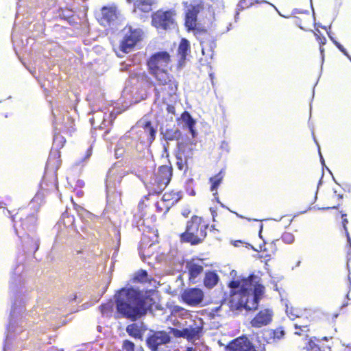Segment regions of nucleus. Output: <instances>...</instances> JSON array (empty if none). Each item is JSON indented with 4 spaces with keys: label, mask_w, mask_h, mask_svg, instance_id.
Returning <instances> with one entry per match:
<instances>
[{
    "label": "nucleus",
    "mask_w": 351,
    "mask_h": 351,
    "mask_svg": "<svg viewBox=\"0 0 351 351\" xmlns=\"http://www.w3.org/2000/svg\"><path fill=\"white\" fill-rule=\"evenodd\" d=\"M117 19V8L115 7L104 6L101 10L100 23L104 25H110Z\"/></svg>",
    "instance_id": "2eb2a0df"
},
{
    "label": "nucleus",
    "mask_w": 351,
    "mask_h": 351,
    "mask_svg": "<svg viewBox=\"0 0 351 351\" xmlns=\"http://www.w3.org/2000/svg\"><path fill=\"white\" fill-rule=\"evenodd\" d=\"M156 208L158 213L166 214L171 206L162 197L160 200L156 202Z\"/></svg>",
    "instance_id": "2f4dec72"
},
{
    "label": "nucleus",
    "mask_w": 351,
    "mask_h": 351,
    "mask_svg": "<svg viewBox=\"0 0 351 351\" xmlns=\"http://www.w3.org/2000/svg\"><path fill=\"white\" fill-rule=\"evenodd\" d=\"M129 3H133L135 9L143 12H148L152 10L154 0H126Z\"/></svg>",
    "instance_id": "5701e85b"
},
{
    "label": "nucleus",
    "mask_w": 351,
    "mask_h": 351,
    "mask_svg": "<svg viewBox=\"0 0 351 351\" xmlns=\"http://www.w3.org/2000/svg\"><path fill=\"white\" fill-rule=\"evenodd\" d=\"M274 312L271 308H262L251 319L250 324L253 328H262L269 325L272 322Z\"/></svg>",
    "instance_id": "ddd939ff"
},
{
    "label": "nucleus",
    "mask_w": 351,
    "mask_h": 351,
    "mask_svg": "<svg viewBox=\"0 0 351 351\" xmlns=\"http://www.w3.org/2000/svg\"><path fill=\"white\" fill-rule=\"evenodd\" d=\"M182 301L190 306L199 305L204 298V291L197 287L186 288L181 293Z\"/></svg>",
    "instance_id": "9d476101"
},
{
    "label": "nucleus",
    "mask_w": 351,
    "mask_h": 351,
    "mask_svg": "<svg viewBox=\"0 0 351 351\" xmlns=\"http://www.w3.org/2000/svg\"><path fill=\"white\" fill-rule=\"evenodd\" d=\"M146 328L143 324L141 325L137 323H132L128 324L126 327V332L128 334L135 339H141L143 336V333Z\"/></svg>",
    "instance_id": "412c9836"
},
{
    "label": "nucleus",
    "mask_w": 351,
    "mask_h": 351,
    "mask_svg": "<svg viewBox=\"0 0 351 351\" xmlns=\"http://www.w3.org/2000/svg\"><path fill=\"white\" fill-rule=\"evenodd\" d=\"M332 337H322L321 339H320V341L322 342V341H329L330 339H331ZM319 340V339H318Z\"/></svg>",
    "instance_id": "603ef678"
},
{
    "label": "nucleus",
    "mask_w": 351,
    "mask_h": 351,
    "mask_svg": "<svg viewBox=\"0 0 351 351\" xmlns=\"http://www.w3.org/2000/svg\"><path fill=\"white\" fill-rule=\"evenodd\" d=\"M171 341L169 334L165 330L155 331L146 339L147 347L151 351H158L159 346L166 345Z\"/></svg>",
    "instance_id": "f8f14e48"
},
{
    "label": "nucleus",
    "mask_w": 351,
    "mask_h": 351,
    "mask_svg": "<svg viewBox=\"0 0 351 351\" xmlns=\"http://www.w3.org/2000/svg\"><path fill=\"white\" fill-rule=\"evenodd\" d=\"M148 280V274L144 269H139L134 273L133 277L132 278V282L134 283H144L147 282Z\"/></svg>",
    "instance_id": "c85d7f7f"
},
{
    "label": "nucleus",
    "mask_w": 351,
    "mask_h": 351,
    "mask_svg": "<svg viewBox=\"0 0 351 351\" xmlns=\"http://www.w3.org/2000/svg\"><path fill=\"white\" fill-rule=\"evenodd\" d=\"M281 240L287 244H291L293 243L295 240L294 235L289 232L285 231L282 233L281 236Z\"/></svg>",
    "instance_id": "c9c22d12"
},
{
    "label": "nucleus",
    "mask_w": 351,
    "mask_h": 351,
    "mask_svg": "<svg viewBox=\"0 0 351 351\" xmlns=\"http://www.w3.org/2000/svg\"><path fill=\"white\" fill-rule=\"evenodd\" d=\"M61 154L60 151L51 152L46 163V167L54 172H56L62 164Z\"/></svg>",
    "instance_id": "aec40b11"
},
{
    "label": "nucleus",
    "mask_w": 351,
    "mask_h": 351,
    "mask_svg": "<svg viewBox=\"0 0 351 351\" xmlns=\"http://www.w3.org/2000/svg\"><path fill=\"white\" fill-rule=\"evenodd\" d=\"M256 3H257L256 0H240L238 3V10L242 11L245 9H247Z\"/></svg>",
    "instance_id": "72a5a7b5"
},
{
    "label": "nucleus",
    "mask_w": 351,
    "mask_h": 351,
    "mask_svg": "<svg viewBox=\"0 0 351 351\" xmlns=\"http://www.w3.org/2000/svg\"><path fill=\"white\" fill-rule=\"evenodd\" d=\"M177 159H178V160H180L182 161V158H181V156H178V157H177Z\"/></svg>",
    "instance_id": "680f3d73"
},
{
    "label": "nucleus",
    "mask_w": 351,
    "mask_h": 351,
    "mask_svg": "<svg viewBox=\"0 0 351 351\" xmlns=\"http://www.w3.org/2000/svg\"><path fill=\"white\" fill-rule=\"evenodd\" d=\"M23 210L20 213H16L14 216H12L13 221L16 222V219L19 218L21 222V226L25 230H30L35 227L37 221V217L34 214L26 215L24 218L21 216L23 215L22 213Z\"/></svg>",
    "instance_id": "f3484780"
},
{
    "label": "nucleus",
    "mask_w": 351,
    "mask_h": 351,
    "mask_svg": "<svg viewBox=\"0 0 351 351\" xmlns=\"http://www.w3.org/2000/svg\"><path fill=\"white\" fill-rule=\"evenodd\" d=\"M173 174L171 164L161 165L155 174L154 182L149 187L150 194H160L169 184Z\"/></svg>",
    "instance_id": "39448f33"
},
{
    "label": "nucleus",
    "mask_w": 351,
    "mask_h": 351,
    "mask_svg": "<svg viewBox=\"0 0 351 351\" xmlns=\"http://www.w3.org/2000/svg\"><path fill=\"white\" fill-rule=\"evenodd\" d=\"M77 298L76 295H74V296H73V300H75Z\"/></svg>",
    "instance_id": "e2e57ef3"
},
{
    "label": "nucleus",
    "mask_w": 351,
    "mask_h": 351,
    "mask_svg": "<svg viewBox=\"0 0 351 351\" xmlns=\"http://www.w3.org/2000/svg\"><path fill=\"white\" fill-rule=\"evenodd\" d=\"M204 328V323L201 318L197 321L195 320L193 324L185 328V332L186 333L187 339H198L202 334Z\"/></svg>",
    "instance_id": "dca6fc26"
},
{
    "label": "nucleus",
    "mask_w": 351,
    "mask_h": 351,
    "mask_svg": "<svg viewBox=\"0 0 351 351\" xmlns=\"http://www.w3.org/2000/svg\"><path fill=\"white\" fill-rule=\"evenodd\" d=\"M178 312H183L184 314H188V311L185 310L184 308L180 306H174L172 309V313H178Z\"/></svg>",
    "instance_id": "c03bdc74"
},
{
    "label": "nucleus",
    "mask_w": 351,
    "mask_h": 351,
    "mask_svg": "<svg viewBox=\"0 0 351 351\" xmlns=\"http://www.w3.org/2000/svg\"><path fill=\"white\" fill-rule=\"evenodd\" d=\"M239 243H241V241H235V242H234V245L235 246H237V245H239Z\"/></svg>",
    "instance_id": "bf43d9fd"
},
{
    "label": "nucleus",
    "mask_w": 351,
    "mask_h": 351,
    "mask_svg": "<svg viewBox=\"0 0 351 351\" xmlns=\"http://www.w3.org/2000/svg\"><path fill=\"white\" fill-rule=\"evenodd\" d=\"M311 22V16L308 12L302 13L301 16L295 17V23L304 30H306Z\"/></svg>",
    "instance_id": "cd10ccee"
},
{
    "label": "nucleus",
    "mask_w": 351,
    "mask_h": 351,
    "mask_svg": "<svg viewBox=\"0 0 351 351\" xmlns=\"http://www.w3.org/2000/svg\"><path fill=\"white\" fill-rule=\"evenodd\" d=\"M341 218H342V225H343V229L345 230V232L346 234V236L348 238V241L349 243H350V238L349 233H348V228H347V224L348 223V220L346 218L347 215L346 213H343L342 211H341Z\"/></svg>",
    "instance_id": "58836bf2"
},
{
    "label": "nucleus",
    "mask_w": 351,
    "mask_h": 351,
    "mask_svg": "<svg viewBox=\"0 0 351 351\" xmlns=\"http://www.w3.org/2000/svg\"><path fill=\"white\" fill-rule=\"evenodd\" d=\"M119 112H111L110 113V124L112 125L113 124V121L115 120L116 117H117V115L119 114Z\"/></svg>",
    "instance_id": "09e8293b"
},
{
    "label": "nucleus",
    "mask_w": 351,
    "mask_h": 351,
    "mask_svg": "<svg viewBox=\"0 0 351 351\" xmlns=\"http://www.w3.org/2000/svg\"><path fill=\"white\" fill-rule=\"evenodd\" d=\"M187 147H188L187 145L184 144V143H180L179 145L180 154L184 155V156L185 158H186V156L184 154V153H185V151H186V148Z\"/></svg>",
    "instance_id": "49530a36"
},
{
    "label": "nucleus",
    "mask_w": 351,
    "mask_h": 351,
    "mask_svg": "<svg viewBox=\"0 0 351 351\" xmlns=\"http://www.w3.org/2000/svg\"><path fill=\"white\" fill-rule=\"evenodd\" d=\"M203 9H204V5L202 2H200V3H198L195 5H191L187 11L191 14H194L195 16H197V14Z\"/></svg>",
    "instance_id": "e433bc0d"
},
{
    "label": "nucleus",
    "mask_w": 351,
    "mask_h": 351,
    "mask_svg": "<svg viewBox=\"0 0 351 351\" xmlns=\"http://www.w3.org/2000/svg\"><path fill=\"white\" fill-rule=\"evenodd\" d=\"M71 202H72V203H73V206H74V207H75V208H76L77 206H78L77 205V204L73 201V198H72V197H71Z\"/></svg>",
    "instance_id": "4d7b16f0"
},
{
    "label": "nucleus",
    "mask_w": 351,
    "mask_h": 351,
    "mask_svg": "<svg viewBox=\"0 0 351 351\" xmlns=\"http://www.w3.org/2000/svg\"><path fill=\"white\" fill-rule=\"evenodd\" d=\"M170 332L173 334L176 337H184L186 338V333L185 332V328L182 330H178L173 328H169Z\"/></svg>",
    "instance_id": "a19ab883"
},
{
    "label": "nucleus",
    "mask_w": 351,
    "mask_h": 351,
    "mask_svg": "<svg viewBox=\"0 0 351 351\" xmlns=\"http://www.w3.org/2000/svg\"><path fill=\"white\" fill-rule=\"evenodd\" d=\"M225 172L221 169L215 176L209 178V182L210 184V190L211 191H217L221 183L222 182L224 178Z\"/></svg>",
    "instance_id": "bb28decb"
},
{
    "label": "nucleus",
    "mask_w": 351,
    "mask_h": 351,
    "mask_svg": "<svg viewBox=\"0 0 351 351\" xmlns=\"http://www.w3.org/2000/svg\"><path fill=\"white\" fill-rule=\"evenodd\" d=\"M182 192L180 191L175 190L168 191L162 195V198L167 204H169L171 207L177 204L182 199Z\"/></svg>",
    "instance_id": "4be33fe9"
},
{
    "label": "nucleus",
    "mask_w": 351,
    "mask_h": 351,
    "mask_svg": "<svg viewBox=\"0 0 351 351\" xmlns=\"http://www.w3.org/2000/svg\"><path fill=\"white\" fill-rule=\"evenodd\" d=\"M153 290H140L134 287L122 288L116 295L117 313L123 317L136 321L146 315L154 304Z\"/></svg>",
    "instance_id": "f03ea898"
},
{
    "label": "nucleus",
    "mask_w": 351,
    "mask_h": 351,
    "mask_svg": "<svg viewBox=\"0 0 351 351\" xmlns=\"http://www.w3.org/2000/svg\"><path fill=\"white\" fill-rule=\"evenodd\" d=\"M339 204H338L337 205H332V206H328L327 208L328 209H334V208H337Z\"/></svg>",
    "instance_id": "864d4df0"
},
{
    "label": "nucleus",
    "mask_w": 351,
    "mask_h": 351,
    "mask_svg": "<svg viewBox=\"0 0 351 351\" xmlns=\"http://www.w3.org/2000/svg\"><path fill=\"white\" fill-rule=\"evenodd\" d=\"M239 243H241V241H235V242H234V245L235 246H237V245H239Z\"/></svg>",
    "instance_id": "13d9d810"
},
{
    "label": "nucleus",
    "mask_w": 351,
    "mask_h": 351,
    "mask_svg": "<svg viewBox=\"0 0 351 351\" xmlns=\"http://www.w3.org/2000/svg\"><path fill=\"white\" fill-rule=\"evenodd\" d=\"M190 51V44L186 38H182L179 44L178 53L180 56V64L182 65L186 58L188 53Z\"/></svg>",
    "instance_id": "b1692460"
},
{
    "label": "nucleus",
    "mask_w": 351,
    "mask_h": 351,
    "mask_svg": "<svg viewBox=\"0 0 351 351\" xmlns=\"http://www.w3.org/2000/svg\"><path fill=\"white\" fill-rule=\"evenodd\" d=\"M143 136H140L141 142L152 144L156 138L157 130L150 121H145L142 124Z\"/></svg>",
    "instance_id": "4468645a"
},
{
    "label": "nucleus",
    "mask_w": 351,
    "mask_h": 351,
    "mask_svg": "<svg viewBox=\"0 0 351 351\" xmlns=\"http://www.w3.org/2000/svg\"><path fill=\"white\" fill-rule=\"evenodd\" d=\"M226 351H261L250 339L242 335L232 340L226 347Z\"/></svg>",
    "instance_id": "9b49d317"
},
{
    "label": "nucleus",
    "mask_w": 351,
    "mask_h": 351,
    "mask_svg": "<svg viewBox=\"0 0 351 351\" xmlns=\"http://www.w3.org/2000/svg\"><path fill=\"white\" fill-rule=\"evenodd\" d=\"M334 197H337L339 199H341L343 197L342 195H336V194L334 195Z\"/></svg>",
    "instance_id": "6e6d98bb"
},
{
    "label": "nucleus",
    "mask_w": 351,
    "mask_h": 351,
    "mask_svg": "<svg viewBox=\"0 0 351 351\" xmlns=\"http://www.w3.org/2000/svg\"><path fill=\"white\" fill-rule=\"evenodd\" d=\"M191 213V210H189V209H184L182 210V215L184 217H189V215Z\"/></svg>",
    "instance_id": "3c124183"
},
{
    "label": "nucleus",
    "mask_w": 351,
    "mask_h": 351,
    "mask_svg": "<svg viewBox=\"0 0 351 351\" xmlns=\"http://www.w3.org/2000/svg\"><path fill=\"white\" fill-rule=\"evenodd\" d=\"M142 36L141 29L130 28L120 43V50L123 53L130 52L142 40Z\"/></svg>",
    "instance_id": "6e6552de"
},
{
    "label": "nucleus",
    "mask_w": 351,
    "mask_h": 351,
    "mask_svg": "<svg viewBox=\"0 0 351 351\" xmlns=\"http://www.w3.org/2000/svg\"><path fill=\"white\" fill-rule=\"evenodd\" d=\"M177 165L178 166V168H179L180 169H182V162H180L179 161H178V162H177Z\"/></svg>",
    "instance_id": "5fc2aeb1"
},
{
    "label": "nucleus",
    "mask_w": 351,
    "mask_h": 351,
    "mask_svg": "<svg viewBox=\"0 0 351 351\" xmlns=\"http://www.w3.org/2000/svg\"><path fill=\"white\" fill-rule=\"evenodd\" d=\"M53 142L54 144L56 145L59 149H60L64 147L66 143V139L62 135L57 134L54 136Z\"/></svg>",
    "instance_id": "4c0bfd02"
},
{
    "label": "nucleus",
    "mask_w": 351,
    "mask_h": 351,
    "mask_svg": "<svg viewBox=\"0 0 351 351\" xmlns=\"http://www.w3.org/2000/svg\"><path fill=\"white\" fill-rule=\"evenodd\" d=\"M295 330L294 333L298 335H307V332L309 331V324H302L300 323H295L294 324Z\"/></svg>",
    "instance_id": "473e14b6"
},
{
    "label": "nucleus",
    "mask_w": 351,
    "mask_h": 351,
    "mask_svg": "<svg viewBox=\"0 0 351 351\" xmlns=\"http://www.w3.org/2000/svg\"><path fill=\"white\" fill-rule=\"evenodd\" d=\"M175 16L173 10H158L152 14V25L158 29H169L176 25Z\"/></svg>",
    "instance_id": "423d86ee"
},
{
    "label": "nucleus",
    "mask_w": 351,
    "mask_h": 351,
    "mask_svg": "<svg viewBox=\"0 0 351 351\" xmlns=\"http://www.w3.org/2000/svg\"><path fill=\"white\" fill-rule=\"evenodd\" d=\"M258 286H263L259 282V278L254 275L250 274L247 278H241V289L238 292L235 291H231L230 295L232 298L242 296L244 294H249L254 293V289Z\"/></svg>",
    "instance_id": "1a4fd4ad"
},
{
    "label": "nucleus",
    "mask_w": 351,
    "mask_h": 351,
    "mask_svg": "<svg viewBox=\"0 0 351 351\" xmlns=\"http://www.w3.org/2000/svg\"><path fill=\"white\" fill-rule=\"evenodd\" d=\"M304 349L306 351H332L331 346L324 345L317 338H310L305 343Z\"/></svg>",
    "instance_id": "6ab92c4d"
},
{
    "label": "nucleus",
    "mask_w": 351,
    "mask_h": 351,
    "mask_svg": "<svg viewBox=\"0 0 351 351\" xmlns=\"http://www.w3.org/2000/svg\"><path fill=\"white\" fill-rule=\"evenodd\" d=\"M108 308L109 306L108 304H102L100 306V309L102 313H105Z\"/></svg>",
    "instance_id": "8fccbe9b"
},
{
    "label": "nucleus",
    "mask_w": 351,
    "mask_h": 351,
    "mask_svg": "<svg viewBox=\"0 0 351 351\" xmlns=\"http://www.w3.org/2000/svg\"><path fill=\"white\" fill-rule=\"evenodd\" d=\"M197 16L188 11L185 16V26L189 30H194L197 26Z\"/></svg>",
    "instance_id": "7c9ffc66"
},
{
    "label": "nucleus",
    "mask_w": 351,
    "mask_h": 351,
    "mask_svg": "<svg viewBox=\"0 0 351 351\" xmlns=\"http://www.w3.org/2000/svg\"><path fill=\"white\" fill-rule=\"evenodd\" d=\"M241 279L237 280H231L228 283V287L231 289H238V288L241 289Z\"/></svg>",
    "instance_id": "37998d69"
},
{
    "label": "nucleus",
    "mask_w": 351,
    "mask_h": 351,
    "mask_svg": "<svg viewBox=\"0 0 351 351\" xmlns=\"http://www.w3.org/2000/svg\"><path fill=\"white\" fill-rule=\"evenodd\" d=\"M158 238L157 233L153 232L152 236L143 233L138 247L139 254L143 260L151 257L156 252L154 246L158 243Z\"/></svg>",
    "instance_id": "0eeeda50"
},
{
    "label": "nucleus",
    "mask_w": 351,
    "mask_h": 351,
    "mask_svg": "<svg viewBox=\"0 0 351 351\" xmlns=\"http://www.w3.org/2000/svg\"><path fill=\"white\" fill-rule=\"evenodd\" d=\"M167 111L172 114H176V108L174 106L168 104L167 106Z\"/></svg>",
    "instance_id": "de8ad7c7"
},
{
    "label": "nucleus",
    "mask_w": 351,
    "mask_h": 351,
    "mask_svg": "<svg viewBox=\"0 0 351 351\" xmlns=\"http://www.w3.org/2000/svg\"><path fill=\"white\" fill-rule=\"evenodd\" d=\"M317 41L319 43V49L322 53L324 51L323 46L326 43V39L324 36L315 33Z\"/></svg>",
    "instance_id": "ea45409f"
},
{
    "label": "nucleus",
    "mask_w": 351,
    "mask_h": 351,
    "mask_svg": "<svg viewBox=\"0 0 351 351\" xmlns=\"http://www.w3.org/2000/svg\"><path fill=\"white\" fill-rule=\"evenodd\" d=\"M181 119L186 125L193 137L195 136V131L194 130L196 123L195 120L191 117L188 111H184L181 114Z\"/></svg>",
    "instance_id": "a878e982"
},
{
    "label": "nucleus",
    "mask_w": 351,
    "mask_h": 351,
    "mask_svg": "<svg viewBox=\"0 0 351 351\" xmlns=\"http://www.w3.org/2000/svg\"><path fill=\"white\" fill-rule=\"evenodd\" d=\"M186 268L188 271L189 281L193 283H196L197 278L203 272V265L194 261H189L186 263Z\"/></svg>",
    "instance_id": "a211bd4d"
},
{
    "label": "nucleus",
    "mask_w": 351,
    "mask_h": 351,
    "mask_svg": "<svg viewBox=\"0 0 351 351\" xmlns=\"http://www.w3.org/2000/svg\"><path fill=\"white\" fill-rule=\"evenodd\" d=\"M264 293L265 287L258 286L252 295L249 293L232 298L230 300V306L234 310L245 308L247 311H256L258 309L260 300L263 298Z\"/></svg>",
    "instance_id": "20e7f679"
},
{
    "label": "nucleus",
    "mask_w": 351,
    "mask_h": 351,
    "mask_svg": "<svg viewBox=\"0 0 351 351\" xmlns=\"http://www.w3.org/2000/svg\"><path fill=\"white\" fill-rule=\"evenodd\" d=\"M219 281V276L215 272L208 271L206 272L204 278V285L208 289H212L217 285Z\"/></svg>",
    "instance_id": "393cba45"
},
{
    "label": "nucleus",
    "mask_w": 351,
    "mask_h": 351,
    "mask_svg": "<svg viewBox=\"0 0 351 351\" xmlns=\"http://www.w3.org/2000/svg\"><path fill=\"white\" fill-rule=\"evenodd\" d=\"M210 230H211V229H215V225H212V226H210Z\"/></svg>",
    "instance_id": "052dcab7"
},
{
    "label": "nucleus",
    "mask_w": 351,
    "mask_h": 351,
    "mask_svg": "<svg viewBox=\"0 0 351 351\" xmlns=\"http://www.w3.org/2000/svg\"><path fill=\"white\" fill-rule=\"evenodd\" d=\"M269 339L275 342L282 339L285 336V330L282 327H278L276 329H271L268 331Z\"/></svg>",
    "instance_id": "c756f323"
},
{
    "label": "nucleus",
    "mask_w": 351,
    "mask_h": 351,
    "mask_svg": "<svg viewBox=\"0 0 351 351\" xmlns=\"http://www.w3.org/2000/svg\"><path fill=\"white\" fill-rule=\"evenodd\" d=\"M123 348L125 351H134L135 345L130 340H125L123 342Z\"/></svg>",
    "instance_id": "79ce46f5"
},
{
    "label": "nucleus",
    "mask_w": 351,
    "mask_h": 351,
    "mask_svg": "<svg viewBox=\"0 0 351 351\" xmlns=\"http://www.w3.org/2000/svg\"><path fill=\"white\" fill-rule=\"evenodd\" d=\"M171 62L167 51L152 54L147 61L149 73L155 80L154 90L156 99L166 104L176 94L178 84L174 76L165 69Z\"/></svg>",
    "instance_id": "f257e3e1"
},
{
    "label": "nucleus",
    "mask_w": 351,
    "mask_h": 351,
    "mask_svg": "<svg viewBox=\"0 0 351 351\" xmlns=\"http://www.w3.org/2000/svg\"><path fill=\"white\" fill-rule=\"evenodd\" d=\"M27 247L29 250L36 252L39 247L38 239L27 237V240L25 241Z\"/></svg>",
    "instance_id": "f704fd0d"
},
{
    "label": "nucleus",
    "mask_w": 351,
    "mask_h": 351,
    "mask_svg": "<svg viewBox=\"0 0 351 351\" xmlns=\"http://www.w3.org/2000/svg\"><path fill=\"white\" fill-rule=\"evenodd\" d=\"M209 229L208 222L202 217L193 215L185 224L184 231L180 234L181 243L198 245L205 241Z\"/></svg>",
    "instance_id": "7ed1b4c3"
},
{
    "label": "nucleus",
    "mask_w": 351,
    "mask_h": 351,
    "mask_svg": "<svg viewBox=\"0 0 351 351\" xmlns=\"http://www.w3.org/2000/svg\"><path fill=\"white\" fill-rule=\"evenodd\" d=\"M335 44L336 45V47L343 53L345 54L347 57H349V55L347 52V51L346 50V49L338 42H335Z\"/></svg>",
    "instance_id": "a18cd8bd"
}]
</instances>
